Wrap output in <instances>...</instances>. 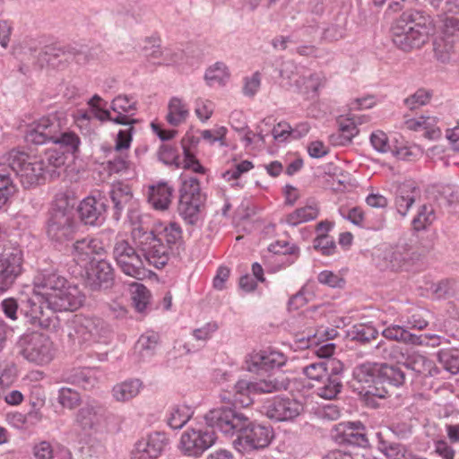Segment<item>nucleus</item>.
Segmentation results:
<instances>
[{"mask_svg": "<svg viewBox=\"0 0 459 459\" xmlns=\"http://www.w3.org/2000/svg\"><path fill=\"white\" fill-rule=\"evenodd\" d=\"M84 302V295L76 285L68 283L65 288L44 306V309L56 312L74 311Z\"/></svg>", "mask_w": 459, "mask_h": 459, "instance_id": "nucleus-18", "label": "nucleus"}, {"mask_svg": "<svg viewBox=\"0 0 459 459\" xmlns=\"http://www.w3.org/2000/svg\"><path fill=\"white\" fill-rule=\"evenodd\" d=\"M326 365L327 364H325L324 359H319L316 362L304 366L302 368V372L309 380L315 382L314 384L317 385L318 383L323 382V380L328 377Z\"/></svg>", "mask_w": 459, "mask_h": 459, "instance_id": "nucleus-44", "label": "nucleus"}, {"mask_svg": "<svg viewBox=\"0 0 459 459\" xmlns=\"http://www.w3.org/2000/svg\"><path fill=\"white\" fill-rule=\"evenodd\" d=\"M403 365L423 377H435L440 372L432 359L419 352L408 354Z\"/></svg>", "mask_w": 459, "mask_h": 459, "instance_id": "nucleus-25", "label": "nucleus"}, {"mask_svg": "<svg viewBox=\"0 0 459 459\" xmlns=\"http://www.w3.org/2000/svg\"><path fill=\"white\" fill-rule=\"evenodd\" d=\"M134 127H127L118 131L114 148L109 149L110 159L106 162L105 169L109 174L122 173L130 169L131 161L128 160L126 150L132 142Z\"/></svg>", "mask_w": 459, "mask_h": 459, "instance_id": "nucleus-13", "label": "nucleus"}, {"mask_svg": "<svg viewBox=\"0 0 459 459\" xmlns=\"http://www.w3.org/2000/svg\"><path fill=\"white\" fill-rule=\"evenodd\" d=\"M16 349L25 360L37 366L48 365L56 355V348L49 336L37 332L22 335Z\"/></svg>", "mask_w": 459, "mask_h": 459, "instance_id": "nucleus-6", "label": "nucleus"}, {"mask_svg": "<svg viewBox=\"0 0 459 459\" xmlns=\"http://www.w3.org/2000/svg\"><path fill=\"white\" fill-rule=\"evenodd\" d=\"M376 255L386 268L393 271L407 268L420 259V255L407 243L383 245L377 249Z\"/></svg>", "mask_w": 459, "mask_h": 459, "instance_id": "nucleus-12", "label": "nucleus"}, {"mask_svg": "<svg viewBox=\"0 0 459 459\" xmlns=\"http://www.w3.org/2000/svg\"><path fill=\"white\" fill-rule=\"evenodd\" d=\"M112 335L110 326L100 317H79L74 321V339L80 343L107 344Z\"/></svg>", "mask_w": 459, "mask_h": 459, "instance_id": "nucleus-10", "label": "nucleus"}, {"mask_svg": "<svg viewBox=\"0 0 459 459\" xmlns=\"http://www.w3.org/2000/svg\"><path fill=\"white\" fill-rule=\"evenodd\" d=\"M290 381L287 377H268L256 382L247 380H239L234 386V394L232 397L221 396V400L226 403H233L235 405L247 407L253 403L251 395L264 394L287 390Z\"/></svg>", "mask_w": 459, "mask_h": 459, "instance_id": "nucleus-5", "label": "nucleus"}, {"mask_svg": "<svg viewBox=\"0 0 459 459\" xmlns=\"http://www.w3.org/2000/svg\"><path fill=\"white\" fill-rule=\"evenodd\" d=\"M397 20H403L407 26L412 27L413 30L422 31L426 34V39L432 31V22L429 15L419 10H408L403 12Z\"/></svg>", "mask_w": 459, "mask_h": 459, "instance_id": "nucleus-31", "label": "nucleus"}, {"mask_svg": "<svg viewBox=\"0 0 459 459\" xmlns=\"http://www.w3.org/2000/svg\"><path fill=\"white\" fill-rule=\"evenodd\" d=\"M216 439V433L212 429H192L182 434L180 446L186 455H198L211 447Z\"/></svg>", "mask_w": 459, "mask_h": 459, "instance_id": "nucleus-15", "label": "nucleus"}, {"mask_svg": "<svg viewBox=\"0 0 459 459\" xmlns=\"http://www.w3.org/2000/svg\"><path fill=\"white\" fill-rule=\"evenodd\" d=\"M112 256L125 274L138 280L146 276L145 264L148 262L139 248L133 247L127 239L116 238L112 248Z\"/></svg>", "mask_w": 459, "mask_h": 459, "instance_id": "nucleus-8", "label": "nucleus"}, {"mask_svg": "<svg viewBox=\"0 0 459 459\" xmlns=\"http://www.w3.org/2000/svg\"><path fill=\"white\" fill-rule=\"evenodd\" d=\"M159 342V335L155 333H147L143 334L138 342L137 348L139 349L142 356H150L153 353Z\"/></svg>", "mask_w": 459, "mask_h": 459, "instance_id": "nucleus-55", "label": "nucleus"}, {"mask_svg": "<svg viewBox=\"0 0 459 459\" xmlns=\"http://www.w3.org/2000/svg\"><path fill=\"white\" fill-rule=\"evenodd\" d=\"M314 247L319 249L323 255H330L333 253L336 246L332 238L326 234H319L314 241Z\"/></svg>", "mask_w": 459, "mask_h": 459, "instance_id": "nucleus-60", "label": "nucleus"}, {"mask_svg": "<svg viewBox=\"0 0 459 459\" xmlns=\"http://www.w3.org/2000/svg\"><path fill=\"white\" fill-rule=\"evenodd\" d=\"M378 349L380 348H383V357L385 359H391V360H394L396 361V365H401L403 363V361H402L403 359L405 360V356L404 354L402 352V349L397 346V345H394V344H390V345H384V344H378L377 346Z\"/></svg>", "mask_w": 459, "mask_h": 459, "instance_id": "nucleus-62", "label": "nucleus"}, {"mask_svg": "<svg viewBox=\"0 0 459 459\" xmlns=\"http://www.w3.org/2000/svg\"><path fill=\"white\" fill-rule=\"evenodd\" d=\"M432 98V91L424 88L418 89L412 95L404 100V105L411 110H415L427 105Z\"/></svg>", "mask_w": 459, "mask_h": 459, "instance_id": "nucleus-52", "label": "nucleus"}, {"mask_svg": "<svg viewBox=\"0 0 459 459\" xmlns=\"http://www.w3.org/2000/svg\"><path fill=\"white\" fill-rule=\"evenodd\" d=\"M95 116L100 121L108 120L128 127H134V125L137 122L136 119L130 117L128 115H117L113 117L110 111L107 109H99Z\"/></svg>", "mask_w": 459, "mask_h": 459, "instance_id": "nucleus-58", "label": "nucleus"}, {"mask_svg": "<svg viewBox=\"0 0 459 459\" xmlns=\"http://www.w3.org/2000/svg\"><path fill=\"white\" fill-rule=\"evenodd\" d=\"M370 143L373 148L378 152H392L393 147L389 143L388 136L383 131L377 130L373 132L370 135Z\"/></svg>", "mask_w": 459, "mask_h": 459, "instance_id": "nucleus-59", "label": "nucleus"}, {"mask_svg": "<svg viewBox=\"0 0 459 459\" xmlns=\"http://www.w3.org/2000/svg\"><path fill=\"white\" fill-rule=\"evenodd\" d=\"M179 192L178 212L186 221L194 224L205 201V195L201 192L200 183L195 178H185Z\"/></svg>", "mask_w": 459, "mask_h": 459, "instance_id": "nucleus-9", "label": "nucleus"}, {"mask_svg": "<svg viewBox=\"0 0 459 459\" xmlns=\"http://www.w3.org/2000/svg\"><path fill=\"white\" fill-rule=\"evenodd\" d=\"M230 76L228 67L223 63H216L207 69L205 80L210 86L214 84L223 85Z\"/></svg>", "mask_w": 459, "mask_h": 459, "instance_id": "nucleus-46", "label": "nucleus"}, {"mask_svg": "<svg viewBox=\"0 0 459 459\" xmlns=\"http://www.w3.org/2000/svg\"><path fill=\"white\" fill-rule=\"evenodd\" d=\"M151 293L149 290L141 283L133 285L132 299L135 309L143 313L150 302Z\"/></svg>", "mask_w": 459, "mask_h": 459, "instance_id": "nucleus-50", "label": "nucleus"}, {"mask_svg": "<svg viewBox=\"0 0 459 459\" xmlns=\"http://www.w3.org/2000/svg\"><path fill=\"white\" fill-rule=\"evenodd\" d=\"M378 368V364L367 362L357 366L353 370V377L356 382V384H353V386L367 400L372 397L385 398L388 394L387 387L385 385L380 386L377 377Z\"/></svg>", "mask_w": 459, "mask_h": 459, "instance_id": "nucleus-11", "label": "nucleus"}, {"mask_svg": "<svg viewBox=\"0 0 459 459\" xmlns=\"http://www.w3.org/2000/svg\"><path fill=\"white\" fill-rule=\"evenodd\" d=\"M57 401L63 407L71 410L80 403L81 396L76 391L63 387L58 391Z\"/></svg>", "mask_w": 459, "mask_h": 459, "instance_id": "nucleus-56", "label": "nucleus"}, {"mask_svg": "<svg viewBox=\"0 0 459 459\" xmlns=\"http://www.w3.org/2000/svg\"><path fill=\"white\" fill-rule=\"evenodd\" d=\"M392 39L397 48L406 52L420 48L428 40L426 34L407 26L403 20H396L392 26Z\"/></svg>", "mask_w": 459, "mask_h": 459, "instance_id": "nucleus-17", "label": "nucleus"}, {"mask_svg": "<svg viewBox=\"0 0 459 459\" xmlns=\"http://www.w3.org/2000/svg\"><path fill=\"white\" fill-rule=\"evenodd\" d=\"M204 420L211 428H216L226 435L238 434L233 441L234 448L241 453H251L267 447L273 437L271 428L252 423L248 417L230 407H220L209 411Z\"/></svg>", "mask_w": 459, "mask_h": 459, "instance_id": "nucleus-1", "label": "nucleus"}, {"mask_svg": "<svg viewBox=\"0 0 459 459\" xmlns=\"http://www.w3.org/2000/svg\"><path fill=\"white\" fill-rule=\"evenodd\" d=\"M379 450L389 459H408L405 447L398 443L381 442Z\"/></svg>", "mask_w": 459, "mask_h": 459, "instance_id": "nucleus-57", "label": "nucleus"}, {"mask_svg": "<svg viewBox=\"0 0 459 459\" xmlns=\"http://www.w3.org/2000/svg\"><path fill=\"white\" fill-rule=\"evenodd\" d=\"M355 117H341L338 120L339 128L341 131V144L351 143L352 138L358 134L359 130L356 126Z\"/></svg>", "mask_w": 459, "mask_h": 459, "instance_id": "nucleus-54", "label": "nucleus"}, {"mask_svg": "<svg viewBox=\"0 0 459 459\" xmlns=\"http://www.w3.org/2000/svg\"><path fill=\"white\" fill-rule=\"evenodd\" d=\"M378 335V331L371 325H357L351 331L352 340L366 343L374 340Z\"/></svg>", "mask_w": 459, "mask_h": 459, "instance_id": "nucleus-53", "label": "nucleus"}, {"mask_svg": "<svg viewBox=\"0 0 459 459\" xmlns=\"http://www.w3.org/2000/svg\"><path fill=\"white\" fill-rule=\"evenodd\" d=\"M61 127V122L56 117L40 118L26 134V141L34 144L52 143Z\"/></svg>", "mask_w": 459, "mask_h": 459, "instance_id": "nucleus-20", "label": "nucleus"}, {"mask_svg": "<svg viewBox=\"0 0 459 459\" xmlns=\"http://www.w3.org/2000/svg\"><path fill=\"white\" fill-rule=\"evenodd\" d=\"M456 41V39L439 33L433 41L435 58L442 64L449 63L455 54Z\"/></svg>", "mask_w": 459, "mask_h": 459, "instance_id": "nucleus-33", "label": "nucleus"}, {"mask_svg": "<svg viewBox=\"0 0 459 459\" xmlns=\"http://www.w3.org/2000/svg\"><path fill=\"white\" fill-rule=\"evenodd\" d=\"M167 121L173 126H178L182 123L186 122L189 111L186 105L179 98L173 97L170 99L168 105Z\"/></svg>", "mask_w": 459, "mask_h": 459, "instance_id": "nucleus-38", "label": "nucleus"}, {"mask_svg": "<svg viewBox=\"0 0 459 459\" xmlns=\"http://www.w3.org/2000/svg\"><path fill=\"white\" fill-rule=\"evenodd\" d=\"M428 295L433 299H446L455 297L459 292V281L444 279L431 283L427 288Z\"/></svg>", "mask_w": 459, "mask_h": 459, "instance_id": "nucleus-32", "label": "nucleus"}, {"mask_svg": "<svg viewBox=\"0 0 459 459\" xmlns=\"http://www.w3.org/2000/svg\"><path fill=\"white\" fill-rule=\"evenodd\" d=\"M422 130H425V136L429 139H437L441 135L440 129L437 126V118L430 116H421Z\"/></svg>", "mask_w": 459, "mask_h": 459, "instance_id": "nucleus-61", "label": "nucleus"}, {"mask_svg": "<svg viewBox=\"0 0 459 459\" xmlns=\"http://www.w3.org/2000/svg\"><path fill=\"white\" fill-rule=\"evenodd\" d=\"M55 448L48 441H40L32 447V454L36 459H54Z\"/></svg>", "mask_w": 459, "mask_h": 459, "instance_id": "nucleus-63", "label": "nucleus"}, {"mask_svg": "<svg viewBox=\"0 0 459 459\" xmlns=\"http://www.w3.org/2000/svg\"><path fill=\"white\" fill-rule=\"evenodd\" d=\"M12 173L24 188H30L45 181L47 169L38 156H30L24 152L12 150L0 157V209L11 195L16 192Z\"/></svg>", "mask_w": 459, "mask_h": 459, "instance_id": "nucleus-2", "label": "nucleus"}, {"mask_svg": "<svg viewBox=\"0 0 459 459\" xmlns=\"http://www.w3.org/2000/svg\"><path fill=\"white\" fill-rule=\"evenodd\" d=\"M106 411L97 403H89L82 406L76 414V422L83 429L100 427L105 421Z\"/></svg>", "mask_w": 459, "mask_h": 459, "instance_id": "nucleus-24", "label": "nucleus"}, {"mask_svg": "<svg viewBox=\"0 0 459 459\" xmlns=\"http://www.w3.org/2000/svg\"><path fill=\"white\" fill-rule=\"evenodd\" d=\"M173 188L165 182L149 187L148 201L156 210H167L171 203Z\"/></svg>", "mask_w": 459, "mask_h": 459, "instance_id": "nucleus-29", "label": "nucleus"}, {"mask_svg": "<svg viewBox=\"0 0 459 459\" xmlns=\"http://www.w3.org/2000/svg\"><path fill=\"white\" fill-rule=\"evenodd\" d=\"M110 198L114 207V219L118 221L122 212L128 207L133 200L131 187L122 182H117L112 186L110 190Z\"/></svg>", "mask_w": 459, "mask_h": 459, "instance_id": "nucleus-28", "label": "nucleus"}, {"mask_svg": "<svg viewBox=\"0 0 459 459\" xmlns=\"http://www.w3.org/2000/svg\"><path fill=\"white\" fill-rule=\"evenodd\" d=\"M342 442L351 446L368 447L369 445L364 426L358 423H348L342 433Z\"/></svg>", "mask_w": 459, "mask_h": 459, "instance_id": "nucleus-34", "label": "nucleus"}, {"mask_svg": "<svg viewBox=\"0 0 459 459\" xmlns=\"http://www.w3.org/2000/svg\"><path fill=\"white\" fill-rule=\"evenodd\" d=\"M52 143L67 155L78 152L81 141L75 133L65 130L61 126Z\"/></svg>", "mask_w": 459, "mask_h": 459, "instance_id": "nucleus-36", "label": "nucleus"}, {"mask_svg": "<svg viewBox=\"0 0 459 459\" xmlns=\"http://www.w3.org/2000/svg\"><path fill=\"white\" fill-rule=\"evenodd\" d=\"M193 410L187 405H180L172 409L168 424L171 429H179L183 428L193 416Z\"/></svg>", "mask_w": 459, "mask_h": 459, "instance_id": "nucleus-41", "label": "nucleus"}, {"mask_svg": "<svg viewBox=\"0 0 459 459\" xmlns=\"http://www.w3.org/2000/svg\"><path fill=\"white\" fill-rule=\"evenodd\" d=\"M77 223L67 200L58 199L53 204L48 220L47 233L56 243L64 244L71 240L76 231Z\"/></svg>", "mask_w": 459, "mask_h": 459, "instance_id": "nucleus-7", "label": "nucleus"}, {"mask_svg": "<svg viewBox=\"0 0 459 459\" xmlns=\"http://www.w3.org/2000/svg\"><path fill=\"white\" fill-rule=\"evenodd\" d=\"M43 161L44 167L48 171L49 168H60L67 159V155L57 147L48 149L43 155L38 156Z\"/></svg>", "mask_w": 459, "mask_h": 459, "instance_id": "nucleus-45", "label": "nucleus"}, {"mask_svg": "<svg viewBox=\"0 0 459 459\" xmlns=\"http://www.w3.org/2000/svg\"><path fill=\"white\" fill-rule=\"evenodd\" d=\"M68 283L65 277L55 272L44 273L38 278L32 296L27 299L22 308L32 325L44 329H55L57 326V316L51 309H44V306Z\"/></svg>", "mask_w": 459, "mask_h": 459, "instance_id": "nucleus-4", "label": "nucleus"}, {"mask_svg": "<svg viewBox=\"0 0 459 459\" xmlns=\"http://www.w3.org/2000/svg\"><path fill=\"white\" fill-rule=\"evenodd\" d=\"M134 245L143 253L148 264L164 267L182 240V230L176 222L156 226L152 230L135 228L132 231Z\"/></svg>", "mask_w": 459, "mask_h": 459, "instance_id": "nucleus-3", "label": "nucleus"}, {"mask_svg": "<svg viewBox=\"0 0 459 459\" xmlns=\"http://www.w3.org/2000/svg\"><path fill=\"white\" fill-rule=\"evenodd\" d=\"M68 380L84 389H91L97 383L96 377L89 368L74 369L68 377Z\"/></svg>", "mask_w": 459, "mask_h": 459, "instance_id": "nucleus-47", "label": "nucleus"}, {"mask_svg": "<svg viewBox=\"0 0 459 459\" xmlns=\"http://www.w3.org/2000/svg\"><path fill=\"white\" fill-rule=\"evenodd\" d=\"M378 380L380 386L384 383L389 385L399 386L404 383L405 374L400 365L383 363L379 365Z\"/></svg>", "mask_w": 459, "mask_h": 459, "instance_id": "nucleus-35", "label": "nucleus"}, {"mask_svg": "<svg viewBox=\"0 0 459 459\" xmlns=\"http://www.w3.org/2000/svg\"><path fill=\"white\" fill-rule=\"evenodd\" d=\"M111 109L117 115H128L130 117L136 110V101L127 95H118L111 102Z\"/></svg>", "mask_w": 459, "mask_h": 459, "instance_id": "nucleus-49", "label": "nucleus"}, {"mask_svg": "<svg viewBox=\"0 0 459 459\" xmlns=\"http://www.w3.org/2000/svg\"><path fill=\"white\" fill-rule=\"evenodd\" d=\"M166 445L165 435L154 432L141 438L134 446L135 459H156Z\"/></svg>", "mask_w": 459, "mask_h": 459, "instance_id": "nucleus-23", "label": "nucleus"}, {"mask_svg": "<svg viewBox=\"0 0 459 459\" xmlns=\"http://www.w3.org/2000/svg\"><path fill=\"white\" fill-rule=\"evenodd\" d=\"M346 18L343 15L336 17L334 22L329 24L323 31V38L328 41L342 39L346 31Z\"/></svg>", "mask_w": 459, "mask_h": 459, "instance_id": "nucleus-48", "label": "nucleus"}, {"mask_svg": "<svg viewBox=\"0 0 459 459\" xmlns=\"http://www.w3.org/2000/svg\"><path fill=\"white\" fill-rule=\"evenodd\" d=\"M459 33V5H454L446 9L440 34L454 39H458Z\"/></svg>", "mask_w": 459, "mask_h": 459, "instance_id": "nucleus-39", "label": "nucleus"}, {"mask_svg": "<svg viewBox=\"0 0 459 459\" xmlns=\"http://www.w3.org/2000/svg\"><path fill=\"white\" fill-rule=\"evenodd\" d=\"M52 143L67 155L78 152L81 141L75 133L65 130L61 126Z\"/></svg>", "mask_w": 459, "mask_h": 459, "instance_id": "nucleus-37", "label": "nucleus"}, {"mask_svg": "<svg viewBox=\"0 0 459 459\" xmlns=\"http://www.w3.org/2000/svg\"><path fill=\"white\" fill-rule=\"evenodd\" d=\"M437 358L445 370L453 375L459 373V351L441 350Z\"/></svg>", "mask_w": 459, "mask_h": 459, "instance_id": "nucleus-43", "label": "nucleus"}, {"mask_svg": "<svg viewBox=\"0 0 459 459\" xmlns=\"http://www.w3.org/2000/svg\"><path fill=\"white\" fill-rule=\"evenodd\" d=\"M318 215V208L316 205H307L302 208H299L295 210L293 212L290 213L286 221L292 226H296L302 222H306L311 220H314Z\"/></svg>", "mask_w": 459, "mask_h": 459, "instance_id": "nucleus-42", "label": "nucleus"}, {"mask_svg": "<svg viewBox=\"0 0 459 459\" xmlns=\"http://www.w3.org/2000/svg\"><path fill=\"white\" fill-rule=\"evenodd\" d=\"M261 85V75L259 72L254 73L250 77L244 79L243 93L246 96L255 95Z\"/></svg>", "mask_w": 459, "mask_h": 459, "instance_id": "nucleus-64", "label": "nucleus"}, {"mask_svg": "<svg viewBox=\"0 0 459 459\" xmlns=\"http://www.w3.org/2000/svg\"><path fill=\"white\" fill-rule=\"evenodd\" d=\"M114 282V271L109 262L100 259L91 263L86 272V284L91 290L108 289Z\"/></svg>", "mask_w": 459, "mask_h": 459, "instance_id": "nucleus-19", "label": "nucleus"}, {"mask_svg": "<svg viewBox=\"0 0 459 459\" xmlns=\"http://www.w3.org/2000/svg\"><path fill=\"white\" fill-rule=\"evenodd\" d=\"M311 385L316 388L317 395L328 400L335 398L342 386L340 377H326L323 382Z\"/></svg>", "mask_w": 459, "mask_h": 459, "instance_id": "nucleus-40", "label": "nucleus"}, {"mask_svg": "<svg viewBox=\"0 0 459 459\" xmlns=\"http://www.w3.org/2000/svg\"><path fill=\"white\" fill-rule=\"evenodd\" d=\"M287 361L286 356L277 351H260L251 353L246 359V368L250 372L257 373L260 370H270L281 368Z\"/></svg>", "mask_w": 459, "mask_h": 459, "instance_id": "nucleus-21", "label": "nucleus"}, {"mask_svg": "<svg viewBox=\"0 0 459 459\" xmlns=\"http://www.w3.org/2000/svg\"><path fill=\"white\" fill-rule=\"evenodd\" d=\"M420 191L413 182H404L397 186L394 205L397 212L405 217L410 208L415 203L416 198L419 196Z\"/></svg>", "mask_w": 459, "mask_h": 459, "instance_id": "nucleus-27", "label": "nucleus"}, {"mask_svg": "<svg viewBox=\"0 0 459 459\" xmlns=\"http://www.w3.org/2000/svg\"><path fill=\"white\" fill-rule=\"evenodd\" d=\"M143 388V384L140 379H127L113 386L112 395L116 401L126 403L135 398Z\"/></svg>", "mask_w": 459, "mask_h": 459, "instance_id": "nucleus-30", "label": "nucleus"}, {"mask_svg": "<svg viewBox=\"0 0 459 459\" xmlns=\"http://www.w3.org/2000/svg\"><path fill=\"white\" fill-rule=\"evenodd\" d=\"M264 414L276 421L293 420L304 411L299 401L289 397H276L264 406Z\"/></svg>", "mask_w": 459, "mask_h": 459, "instance_id": "nucleus-16", "label": "nucleus"}, {"mask_svg": "<svg viewBox=\"0 0 459 459\" xmlns=\"http://www.w3.org/2000/svg\"><path fill=\"white\" fill-rule=\"evenodd\" d=\"M22 252L17 247H7L0 253V291L13 286L22 273Z\"/></svg>", "mask_w": 459, "mask_h": 459, "instance_id": "nucleus-14", "label": "nucleus"}, {"mask_svg": "<svg viewBox=\"0 0 459 459\" xmlns=\"http://www.w3.org/2000/svg\"><path fill=\"white\" fill-rule=\"evenodd\" d=\"M105 252L102 243L94 238H82L75 241L72 247V255L77 264L93 260L92 255H100Z\"/></svg>", "mask_w": 459, "mask_h": 459, "instance_id": "nucleus-26", "label": "nucleus"}, {"mask_svg": "<svg viewBox=\"0 0 459 459\" xmlns=\"http://www.w3.org/2000/svg\"><path fill=\"white\" fill-rule=\"evenodd\" d=\"M69 56V53L60 48L48 47L46 50L40 54V60L45 61L52 67H58L63 63L67 62Z\"/></svg>", "mask_w": 459, "mask_h": 459, "instance_id": "nucleus-51", "label": "nucleus"}, {"mask_svg": "<svg viewBox=\"0 0 459 459\" xmlns=\"http://www.w3.org/2000/svg\"><path fill=\"white\" fill-rule=\"evenodd\" d=\"M106 203L102 197L90 195L84 198L78 206V212L81 221L91 226L102 222L106 212Z\"/></svg>", "mask_w": 459, "mask_h": 459, "instance_id": "nucleus-22", "label": "nucleus"}]
</instances>
